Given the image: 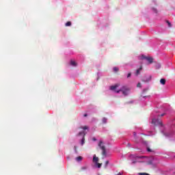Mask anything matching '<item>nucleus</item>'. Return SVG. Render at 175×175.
Segmentation results:
<instances>
[{"mask_svg": "<svg viewBox=\"0 0 175 175\" xmlns=\"http://www.w3.org/2000/svg\"><path fill=\"white\" fill-rule=\"evenodd\" d=\"M137 88H142V83L140 82H139L137 84Z\"/></svg>", "mask_w": 175, "mask_h": 175, "instance_id": "a211bd4d", "label": "nucleus"}, {"mask_svg": "<svg viewBox=\"0 0 175 175\" xmlns=\"http://www.w3.org/2000/svg\"><path fill=\"white\" fill-rule=\"evenodd\" d=\"M92 162L94 164V167H98V169L102 167V163H99V158L96 157V154L93 155Z\"/></svg>", "mask_w": 175, "mask_h": 175, "instance_id": "20e7f679", "label": "nucleus"}, {"mask_svg": "<svg viewBox=\"0 0 175 175\" xmlns=\"http://www.w3.org/2000/svg\"><path fill=\"white\" fill-rule=\"evenodd\" d=\"M167 24H168V27H172V24L170 23H169V22H167Z\"/></svg>", "mask_w": 175, "mask_h": 175, "instance_id": "bb28decb", "label": "nucleus"}, {"mask_svg": "<svg viewBox=\"0 0 175 175\" xmlns=\"http://www.w3.org/2000/svg\"><path fill=\"white\" fill-rule=\"evenodd\" d=\"M147 151L148 152H151V149L150 148H147Z\"/></svg>", "mask_w": 175, "mask_h": 175, "instance_id": "393cba45", "label": "nucleus"}, {"mask_svg": "<svg viewBox=\"0 0 175 175\" xmlns=\"http://www.w3.org/2000/svg\"><path fill=\"white\" fill-rule=\"evenodd\" d=\"M130 159L132 160L133 164L136 163L137 162L139 163H145V165H155L157 163V161L154 157L131 154Z\"/></svg>", "mask_w": 175, "mask_h": 175, "instance_id": "f257e3e1", "label": "nucleus"}, {"mask_svg": "<svg viewBox=\"0 0 175 175\" xmlns=\"http://www.w3.org/2000/svg\"><path fill=\"white\" fill-rule=\"evenodd\" d=\"M152 11L154 12V13H158V10H157V8H153Z\"/></svg>", "mask_w": 175, "mask_h": 175, "instance_id": "412c9836", "label": "nucleus"}, {"mask_svg": "<svg viewBox=\"0 0 175 175\" xmlns=\"http://www.w3.org/2000/svg\"><path fill=\"white\" fill-rule=\"evenodd\" d=\"M82 169L83 170H85V169H87V167H82Z\"/></svg>", "mask_w": 175, "mask_h": 175, "instance_id": "c756f323", "label": "nucleus"}, {"mask_svg": "<svg viewBox=\"0 0 175 175\" xmlns=\"http://www.w3.org/2000/svg\"><path fill=\"white\" fill-rule=\"evenodd\" d=\"M146 98H150V96H141L139 99L140 100H144Z\"/></svg>", "mask_w": 175, "mask_h": 175, "instance_id": "2eb2a0df", "label": "nucleus"}, {"mask_svg": "<svg viewBox=\"0 0 175 175\" xmlns=\"http://www.w3.org/2000/svg\"><path fill=\"white\" fill-rule=\"evenodd\" d=\"M166 115V113H162L161 115H160V117H163V116H165Z\"/></svg>", "mask_w": 175, "mask_h": 175, "instance_id": "a878e982", "label": "nucleus"}, {"mask_svg": "<svg viewBox=\"0 0 175 175\" xmlns=\"http://www.w3.org/2000/svg\"><path fill=\"white\" fill-rule=\"evenodd\" d=\"M157 68H161V64H158Z\"/></svg>", "mask_w": 175, "mask_h": 175, "instance_id": "c85d7f7f", "label": "nucleus"}, {"mask_svg": "<svg viewBox=\"0 0 175 175\" xmlns=\"http://www.w3.org/2000/svg\"><path fill=\"white\" fill-rule=\"evenodd\" d=\"M107 165H109V161H107L105 164V169L107 168Z\"/></svg>", "mask_w": 175, "mask_h": 175, "instance_id": "aec40b11", "label": "nucleus"}, {"mask_svg": "<svg viewBox=\"0 0 175 175\" xmlns=\"http://www.w3.org/2000/svg\"><path fill=\"white\" fill-rule=\"evenodd\" d=\"M152 80V76L151 75H146L143 79L142 81H144V83H148Z\"/></svg>", "mask_w": 175, "mask_h": 175, "instance_id": "1a4fd4ad", "label": "nucleus"}, {"mask_svg": "<svg viewBox=\"0 0 175 175\" xmlns=\"http://www.w3.org/2000/svg\"><path fill=\"white\" fill-rule=\"evenodd\" d=\"M74 151L76 154H77V146H74Z\"/></svg>", "mask_w": 175, "mask_h": 175, "instance_id": "6ab92c4d", "label": "nucleus"}, {"mask_svg": "<svg viewBox=\"0 0 175 175\" xmlns=\"http://www.w3.org/2000/svg\"><path fill=\"white\" fill-rule=\"evenodd\" d=\"M159 117L153 118L152 119V124H154V125H159V126H163V124H162V120H159Z\"/></svg>", "mask_w": 175, "mask_h": 175, "instance_id": "423d86ee", "label": "nucleus"}, {"mask_svg": "<svg viewBox=\"0 0 175 175\" xmlns=\"http://www.w3.org/2000/svg\"><path fill=\"white\" fill-rule=\"evenodd\" d=\"M160 83H161V84H162V85H165L166 84V79H161L160 80Z\"/></svg>", "mask_w": 175, "mask_h": 175, "instance_id": "4468645a", "label": "nucleus"}, {"mask_svg": "<svg viewBox=\"0 0 175 175\" xmlns=\"http://www.w3.org/2000/svg\"><path fill=\"white\" fill-rule=\"evenodd\" d=\"M146 91H147V90H146V89L144 90V92H146Z\"/></svg>", "mask_w": 175, "mask_h": 175, "instance_id": "7c9ffc66", "label": "nucleus"}, {"mask_svg": "<svg viewBox=\"0 0 175 175\" xmlns=\"http://www.w3.org/2000/svg\"><path fill=\"white\" fill-rule=\"evenodd\" d=\"M72 26V22L68 21L65 23V27H71Z\"/></svg>", "mask_w": 175, "mask_h": 175, "instance_id": "dca6fc26", "label": "nucleus"}, {"mask_svg": "<svg viewBox=\"0 0 175 175\" xmlns=\"http://www.w3.org/2000/svg\"><path fill=\"white\" fill-rule=\"evenodd\" d=\"M143 69L142 66H140L137 70H136V76H139L140 75V72H142V70Z\"/></svg>", "mask_w": 175, "mask_h": 175, "instance_id": "9b49d317", "label": "nucleus"}, {"mask_svg": "<svg viewBox=\"0 0 175 175\" xmlns=\"http://www.w3.org/2000/svg\"><path fill=\"white\" fill-rule=\"evenodd\" d=\"M83 117H88V113H83Z\"/></svg>", "mask_w": 175, "mask_h": 175, "instance_id": "b1692460", "label": "nucleus"}, {"mask_svg": "<svg viewBox=\"0 0 175 175\" xmlns=\"http://www.w3.org/2000/svg\"><path fill=\"white\" fill-rule=\"evenodd\" d=\"M98 146L103 150V157H107V154L106 153V149L105 148V144L103 143V142L100 141L98 144Z\"/></svg>", "mask_w": 175, "mask_h": 175, "instance_id": "0eeeda50", "label": "nucleus"}, {"mask_svg": "<svg viewBox=\"0 0 175 175\" xmlns=\"http://www.w3.org/2000/svg\"><path fill=\"white\" fill-rule=\"evenodd\" d=\"M69 65L72 68H77L79 66V63L75 59H72L70 60Z\"/></svg>", "mask_w": 175, "mask_h": 175, "instance_id": "6e6552de", "label": "nucleus"}, {"mask_svg": "<svg viewBox=\"0 0 175 175\" xmlns=\"http://www.w3.org/2000/svg\"><path fill=\"white\" fill-rule=\"evenodd\" d=\"M139 59H145V61L148 62V64H149L154 62V59L151 56H146L144 55L139 56Z\"/></svg>", "mask_w": 175, "mask_h": 175, "instance_id": "39448f33", "label": "nucleus"}, {"mask_svg": "<svg viewBox=\"0 0 175 175\" xmlns=\"http://www.w3.org/2000/svg\"><path fill=\"white\" fill-rule=\"evenodd\" d=\"M109 90L115 92V94H118L120 96H128L131 94V89L126 85H123L120 88V84H115L110 86Z\"/></svg>", "mask_w": 175, "mask_h": 175, "instance_id": "f03ea898", "label": "nucleus"}, {"mask_svg": "<svg viewBox=\"0 0 175 175\" xmlns=\"http://www.w3.org/2000/svg\"><path fill=\"white\" fill-rule=\"evenodd\" d=\"M162 133L166 137H171V136H173V132H172V131L167 132V131H166V130H164L162 131Z\"/></svg>", "mask_w": 175, "mask_h": 175, "instance_id": "9d476101", "label": "nucleus"}, {"mask_svg": "<svg viewBox=\"0 0 175 175\" xmlns=\"http://www.w3.org/2000/svg\"><path fill=\"white\" fill-rule=\"evenodd\" d=\"M102 122H103V124H107V118H103L102 119Z\"/></svg>", "mask_w": 175, "mask_h": 175, "instance_id": "f3484780", "label": "nucleus"}, {"mask_svg": "<svg viewBox=\"0 0 175 175\" xmlns=\"http://www.w3.org/2000/svg\"><path fill=\"white\" fill-rule=\"evenodd\" d=\"M131 76H132V74L131 72H129L128 75H127V79H129V77H131Z\"/></svg>", "mask_w": 175, "mask_h": 175, "instance_id": "4be33fe9", "label": "nucleus"}, {"mask_svg": "<svg viewBox=\"0 0 175 175\" xmlns=\"http://www.w3.org/2000/svg\"><path fill=\"white\" fill-rule=\"evenodd\" d=\"M75 160L77 162H81V161H83V157L79 156L75 158Z\"/></svg>", "mask_w": 175, "mask_h": 175, "instance_id": "ddd939ff", "label": "nucleus"}, {"mask_svg": "<svg viewBox=\"0 0 175 175\" xmlns=\"http://www.w3.org/2000/svg\"><path fill=\"white\" fill-rule=\"evenodd\" d=\"M81 129H83V131H80L77 134L78 139H80V144L81 146H84L85 144V135L87 133H88V131H90V127L88 126H81Z\"/></svg>", "mask_w": 175, "mask_h": 175, "instance_id": "7ed1b4c3", "label": "nucleus"}, {"mask_svg": "<svg viewBox=\"0 0 175 175\" xmlns=\"http://www.w3.org/2000/svg\"><path fill=\"white\" fill-rule=\"evenodd\" d=\"M133 136H135V137H136V133L135 132L133 133Z\"/></svg>", "mask_w": 175, "mask_h": 175, "instance_id": "cd10ccee", "label": "nucleus"}, {"mask_svg": "<svg viewBox=\"0 0 175 175\" xmlns=\"http://www.w3.org/2000/svg\"><path fill=\"white\" fill-rule=\"evenodd\" d=\"M139 175H150L147 173H139Z\"/></svg>", "mask_w": 175, "mask_h": 175, "instance_id": "5701e85b", "label": "nucleus"}, {"mask_svg": "<svg viewBox=\"0 0 175 175\" xmlns=\"http://www.w3.org/2000/svg\"><path fill=\"white\" fill-rule=\"evenodd\" d=\"M113 72L114 73H118V72H120V68H118V67H113Z\"/></svg>", "mask_w": 175, "mask_h": 175, "instance_id": "f8f14e48", "label": "nucleus"}]
</instances>
